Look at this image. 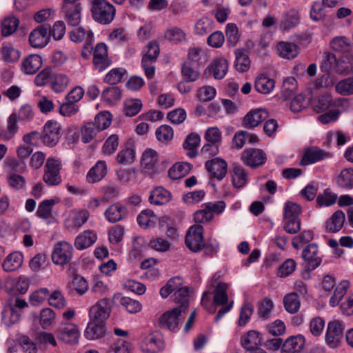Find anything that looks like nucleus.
I'll use <instances>...</instances> for the list:
<instances>
[{"label":"nucleus","mask_w":353,"mask_h":353,"mask_svg":"<svg viewBox=\"0 0 353 353\" xmlns=\"http://www.w3.org/2000/svg\"><path fill=\"white\" fill-rule=\"evenodd\" d=\"M63 17L69 26L79 25L81 19V6L80 3L63 0L62 10Z\"/></svg>","instance_id":"6e6552de"},{"label":"nucleus","mask_w":353,"mask_h":353,"mask_svg":"<svg viewBox=\"0 0 353 353\" xmlns=\"http://www.w3.org/2000/svg\"><path fill=\"white\" fill-rule=\"evenodd\" d=\"M241 345L250 352L258 349L262 343V335L256 330H250L241 337Z\"/></svg>","instance_id":"412c9836"},{"label":"nucleus","mask_w":353,"mask_h":353,"mask_svg":"<svg viewBox=\"0 0 353 353\" xmlns=\"http://www.w3.org/2000/svg\"><path fill=\"white\" fill-rule=\"evenodd\" d=\"M19 20L14 17H7L1 22V34L8 37L12 34L17 29Z\"/></svg>","instance_id":"6e6d98bb"},{"label":"nucleus","mask_w":353,"mask_h":353,"mask_svg":"<svg viewBox=\"0 0 353 353\" xmlns=\"http://www.w3.org/2000/svg\"><path fill=\"white\" fill-rule=\"evenodd\" d=\"M142 102L138 99H130L125 101L124 112L128 117L138 114L142 108Z\"/></svg>","instance_id":"774afa93"},{"label":"nucleus","mask_w":353,"mask_h":353,"mask_svg":"<svg viewBox=\"0 0 353 353\" xmlns=\"http://www.w3.org/2000/svg\"><path fill=\"white\" fill-rule=\"evenodd\" d=\"M336 183L339 187L351 190L353 188V169L345 168L342 170L336 178Z\"/></svg>","instance_id":"c03bdc74"},{"label":"nucleus","mask_w":353,"mask_h":353,"mask_svg":"<svg viewBox=\"0 0 353 353\" xmlns=\"http://www.w3.org/2000/svg\"><path fill=\"white\" fill-rule=\"evenodd\" d=\"M61 125L56 121L49 120L44 126L41 138L44 145L48 147L56 145L61 137Z\"/></svg>","instance_id":"0eeeda50"},{"label":"nucleus","mask_w":353,"mask_h":353,"mask_svg":"<svg viewBox=\"0 0 353 353\" xmlns=\"http://www.w3.org/2000/svg\"><path fill=\"white\" fill-rule=\"evenodd\" d=\"M329 157V154L319 148H310L307 149L302 158L301 165H306L315 163Z\"/></svg>","instance_id":"c85d7f7f"},{"label":"nucleus","mask_w":353,"mask_h":353,"mask_svg":"<svg viewBox=\"0 0 353 353\" xmlns=\"http://www.w3.org/2000/svg\"><path fill=\"white\" fill-rule=\"evenodd\" d=\"M301 213V207L292 201L285 203L283 208V219H299Z\"/></svg>","instance_id":"338daca9"},{"label":"nucleus","mask_w":353,"mask_h":353,"mask_svg":"<svg viewBox=\"0 0 353 353\" xmlns=\"http://www.w3.org/2000/svg\"><path fill=\"white\" fill-rule=\"evenodd\" d=\"M221 276L216 273L211 279L210 285L213 288V303L222 307L218 311L215 321H218L222 316L229 312L233 305V301L228 303V290L229 284L219 281Z\"/></svg>","instance_id":"f257e3e1"},{"label":"nucleus","mask_w":353,"mask_h":353,"mask_svg":"<svg viewBox=\"0 0 353 353\" xmlns=\"http://www.w3.org/2000/svg\"><path fill=\"white\" fill-rule=\"evenodd\" d=\"M72 251L71 244H56L52 254V260L58 265L67 264L72 258Z\"/></svg>","instance_id":"dca6fc26"},{"label":"nucleus","mask_w":353,"mask_h":353,"mask_svg":"<svg viewBox=\"0 0 353 353\" xmlns=\"http://www.w3.org/2000/svg\"><path fill=\"white\" fill-rule=\"evenodd\" d=\"M203 228L201 225H193L189 228L185 243H203Z\"/></svg>","instance_id":"603ef678"},{"label":"nucleus","mask_w":353,"mask_h":353,"mask_svg":"<svg viewBox=\"0 0 353 353\" xmlns=\"http://www.w3.org/2000/svg\"><path fill=\"white\" fill-rule=\"evenodd\" d=\"M7 283L14 293L25 294L29 288V281L24 276L12 279Z\"/></svg>","instance_id":"5fc2aeb1"},{"label":"nucleus","mask_w":353,"mask_h":353,"mask_svg":"<svg viewBox=\"0 0 353 353\" xmlns=\"http://www.w3.org/2000/svg\"><path fill=\"white\" fill-rule=\"evenodd\" d=\"M225 206L223 201L204 203L201 205V209L194 214V219L196 223H208L212 220L214 214L222 213Z\"/></svg>","instance_id":"7ed1b4c3"},{"label":"nucleus","mask_w":353,"mask_h":353,"mask_svg":"<svg viewBox=\"0 0 353 353\" xmlns=\"http://www.w3.org/2000/svg\"><path fill=\"white\" fill-rule=\"evenodd\" d=\"M274 308V303L268 297L263 298L258 304L257 314L259 318L262 320H268L270 318L272 310Z\"/></svg>","instance_id":"09e8293b"},{"label":"nucleus","mask_w":353,"mask_h":353,"mask_svg":"<svg viewBox=\"0 0 353 353\" xmlns=\"http://www.w3.org/2000/svg\"><path fill=\"white\" fill-rule=\"evenodd\" d=\"M135 158V150L132 146L126 145L117 155L118 163L121 165L131 164Z\"/></svg>","instance_id":"bf43d9fd"},{"label":"nucleus","mask_w":353,"mask_h":353,"mask_svg":"<svg viewBox=\"0 0 353 353\" xmlns=\"http://www.w3.org/2000/svg\"><path fill=\"white\" fill-rule=\"evenodd\" d=\"M345 220L344 212L341 210L335 212L326 221V230L330 232L339 231L343 225Z\"/></svg>","instance_id":"ea45409f"},{"label":"nucleus","mask_w":353,"mask_h":353,"mask_svg":"<svg viewBox=\"0 0 353 353\" xmlns=\"http://www.w3.org/2000/svg\"><path fill=\"white\" fill-rule=\"evenodd\" d=\"M55 312L50 307H46L41 310L39 314V323L43 329L50 327L54 321Z\"/></svg>","instance_id":"052dcab7"},{"label":"nucleus","mask_w":353,"mask_h":353,"mask_svg":"<svg viewBox=\"0 0 353 353\" xmlns=\"http://www.w3.org/2000/svg\"><path fill=\"white\" fill-rule=\"evenodd\" d=\"M164 347V343L160 334L151 333L142 341V350L146 353H157Z\"/></svg>","instance_id":"6ab92c4d"},{"label":"nucleus","mask_w":353,"mask_h":353,"mask_svg":"<svg viewBox=\"0 0 353 353\" xmlns=\"http://www.w3.org/2000/svg\"><path fill=\"white\" fill-rule=\"evenodd\" d=\"M57 202L53 199H46L42 201L38 206L36 214L42 219L46 220L51 217L54 205Z\"/></svg>","instance_id":"8fccbe9b"},{"label":"nucleus","mask_w":353,"mask_h":353,"mask_svg":"<svg viewBox=\"0 0 353 353\" xmlns=\"http://www.w3.org/2000/svg\"><path fill=\"white\" fill-rule=\"evenodd\" d=\"M205 168L212 177L220 181L227 173L228 165L224 160L215 158L206 161Z\"/></svg>","instance_id":"aec40b11"},{"label":"nucleus","mask_w":353,"mask_h":353,"mask_svg":"<svg viewBox=\"0 0 353 353\" xmlns=\"http://www.w3.org/2000/svg\"><path fill=\"white\" fill-rule=\"evenodd\" d=\"M172 198L171 193L161 186L154 188L149 196V202L155 205H163L168 203Z\"/></svg>","instance_id":"a878e982"},{"label":"nucleus","mask_w":353,"mask_h":353,"mask_svg":"<svg viewBox=\"0 0 353 353\" xmlns=\"http://www.w3.org/2000/svg\"><path fill=\"white\" fill-rule=\"evenodd\" d=\"M23 263V255L19 252L10 253L4 260L2 266L5 271L12 272L19 268Z\"/></svg>","instance_id":"58836bf2"},{"label":"nucleus","mask_w":353,"mask_h":353,"mask_svg":"<svg viewBox=\"0 0 353 353\" xmlns=\"http://www.w3.org/2000/svg\"><path fill=\"white\" fill-rule=\"evenodd\" d=\"M241 161L251 168H256L263 165L266 161V154L261 149L250 148L242 153Z\"/></svg>","instance_id":"9b49d317"},{"label":"nucleus","mask_w":353,"mask_h":353,"mask_svg":"<svg viewBox=\"0 0 353 353\" xmlns=\"http://www.w3.org/2000/svg\"><path fill=\"white\" fill-rule=\"evenodd\" d=\"M345 330L343 321L334 319L328 322L325 334V341L330 348L338 347L341 341Z\"/></svg>","instance_id":"39448f33"},{"label":"nucleus","mask_w":353,"mask_h":353,"mask_svg":"<svg viewBox=\"0 0 353 353\" xmlns=\"http://www.w3.org/2000/svg\"><path fill=\"white\" fill-rule=\"evenodd\" d=\"M90 216L86 210L74 209L70 211L64 221V225L68 230L79 228Z\"/></svg>","instance_id":"ddd939ff"},{"label":"nucleus","mask_w":353,"mask_h":353,"mask_svg":"<svg viewBox=\"0 0 353 353\" xmlns=\"http://www.w3.org/2000/svg\"><path fill=\"white\" fill-rule=\"evenodd\" d=\"M92 15L96 21L108 24L113 20L115 9L112 4L105 0H92Z\"/></svg>","instance_id":"f03ea898"},{"label":"nucleus","mask_w":353,"mask_h":353,"mask_svg":"<svg viewBox=\"0 0 353 353\" xmlns=\"http://www.w3.org/2000/svg\"><path fill=\"white\" fill-rule=\"evenodd\" d=\"M113 300L117 301L129 313L135 314L139 312L142 309V305L137 300L128 296H124L121 293H117L113 296Z\"/></svg>","instance_id":"cd10ccee"},{"label":"nucleus","mask_w":353,"mask_h":353,"mask_svg":"<svg viewBox=\"0 0 353 353\" xmlns=\"http://www.w3.org/2000/svg\"><path fill=\"white\" fill-rule=\"evenodd\" d=\"M68 287L72 292L82 295L87 292L88 283L83 277L77 275L68 283Z\"/></svg>","instance_id":"13d9d810"},{"label":"nucleus","mask_w":353,"mask_h":353,"mask_svg":"<svg viewBox=\"0 0 353 353\" xmlns=\"http://www.w3.org/2000/svg\"><path fill=\"white\" fill-rule=\"evenodd\" d=\"M130 342L123 339H119L111 344L107 353H130Z\"/></svg>","instance_id":"69168bd1"},{"label":"nucleus","mask_w":353,"mask_h":353,"mask_svg":"<svg viewBox=\"0 0 353 353\" xmlns=\"http://www.w3.org/2000/svg\"><path fill=\"white\" fill-rule=\"evenodd\" d=\"M276 49L279 57L285 59H293L299 54V47L292 42L279 41Z\"/></svg>","instance_id":"4be33fe9"},{"label":"nucleus","mask_w":353,"mask_h":353,"mask_svg":"<svg viewBox=\"0 0 353 353\" xmlns=\"http://www.w3.org/2000/svg\"><path fill=\"white\" fill-rule=\"evenodd\" d=\"M165 39L177 43H181L186 40V34L184 31L178 27H172L168 29L164 34Z\"/></svg>","instance_id":"0e129e2a"},{"label":"nucleus","mask_w":353,"mask_h":353,"mask_svg":"<svg viewBox=\"0 0 353 353\" xmlns=\"http://www.w3.org/2000/svg\"><path fill=\"white\" fill-rule=\"evenodd\" d=\"M121 97V90L116 86H110L102 92V98L104 101L110 105H113L120 100Z\"/></svg>","instance_id":"e2e57ef3"},{"label":"nucleus","mask_w":353,"mask_h":353,"mask_svg":"<svg viewBox=\"0 0 353 353\" xmlns=\"http://www.w3.org/2000/svg\"><path fill=\"white\" fill-rule=\"evenodd\" d=\"M232 184L236 188L244 187L248 180V172L240 165L234 163L231 170Z\"/></svg>","instance_id":"bb28decb"},{"label":"nucleus","mask_w":353,"mask_h":353,"mask_svg":"<svg viewBox=\"0 0 353 353\" xmlns=\"http://www.w3.org/2000/svg\"><path fill=\"white\" fill-rule=\"evenodd\" d=\"M17 119L19 118L17 117V114L16 113H12L9 116L7 121V128L0 134V137L2 140L8 141L11 139L17 132L19 129V127L17 124Z\"/></svg>","instance_id":"37998d69"},{"label":"nucleus","mask_w":353,"mask_h":353,"mask_svg":"<svg viewBox=\"0 0 353 353\" xmlns=\"http://www.w3.org/2000/svg\"><path fill=\"white\" fill-rule=\"evenodd\" d=\"M70 37L73 42L76 43L81 42L85 39L86 43L85 48H88V46L92 41L93 34L90 30H85L83 28L79 27L70 32Z\"/></svg>","instance_id":"79ce46f5"},{"label":"nucleus","mask_w":353,"mask_h":353,"mask_svg":"<svg viewBox=\"0 0 353 353\" xmlns=\"http://www.w3.org/2000/svg\"><path fill=\"white\" fill-rule=\"evenodd\" d=\"M101 131L92 121L85 123L81 128V139L83 143H90Z\"/></svg>","instance_id":"4d7b16f0"},{"label":"nucleus","mask_w":353,"mask_h":353,"mask_svg":"<svg viewBox=\"0 0 353 353\" xmlns=\"http://www.w3.org/2000/svg\"><path fill=\"white\" fill-rule=\"evenodd\" d=\"M55 334L59 341L71 345L77 344L80 336L78 326L71 323H61L57 327Z\"/></svg>","instance_id":"423d86ee"},{"label":"nucleus","mask_w":353,"mask_h":353,"mask_svg":"<svg viewBox=\"0 0 353 353\" xmlns=\"http://www.w3.org/2000/svg\"><path fill=\"white\" fill-rule=\"evenodd\" d=\"M42 65V59L38 54H30L21 63V70L26 74H35Z\"/></svg>","instance_id":"c756f323"},{"label":"nucleus","mask_w":353,"mask_h":353,"mask_svg":"<svg viewBox=\"0 0 353 353\" xmlns=\"http://www.w3.org/2000/svg\"><path fill=\"white\" fill-rule=\"evenodd\" d=\"M108 299L98 301L90 310V319L104 321L110 315V307Z\"/></svg>","instance_id":"2eb2a0df"},{"label":"nucleus","mask_w":353,"mask_h":353,"mask_svg":"<svg viewBox=\"0 0 353 353\" xmlns=\"http://www.w3.org/2000/svg\"><path fill=\"white\" fill-rule=\"evenodd\" d=\"M174 302L179 305L177 307L181 308L183 312L189 306V288L188 287H182L178 289L174 294Z\"/></svg>","instance_id":"864d4df0"},{"label":"nucleus","mask_w":353,"mask_h":353,"mask_svg":"<svg viewBox=\"0 0 353 353\" xmlns=\"http://www.w3.org/2000/svg\"><path fill=\"white\" fill-rule=\"evenodd\" d=\"M228 68V61L223 57L215 59L210 67V70L216 79H222L225 76Z\"/></svg>","instance_id":"de8ad7c7"},{"label":"nucleus","mask_w":353,"mask_h":353,"mask_svg":"<svg viewBox=\"0 0 353 353\" xmlns=\"http://www.w3.org/2000/svg\"><path fill=\"white\" fill-rule=\"evenodd\" d=\"M285 310L290 314H296L301 307V299L296 292H290L283 298Z\"/></svg>","instance_id":"c9c22d12"},{"label":"nucleus","mask_w":353,"mask_h":353,"mask_svg":"<svg viewBox=\"0 0 353 353\" xmlns=\"http://www.w3.org/2000/svg\"><path fill=\"white\" fill-rule=\"evenodd\" d=\"M70 82V79L67 74L54 72L50 88L55 93H61L67 89Z\"/></svg>","instance_id":"f704fd0d"},{"label":"nucleus","mask_w":353,"mask_h":353,"mask_svg":"<svg viewBox=\"0 0 353 353\" xmlns=\"http://www.w3.org/2000/svg\"><path fill=\"white\" fill-rule=\"evenodd\" d=\"M296 88L297 82L294 77H290L285 79L281 87V94L284 99H290L294 95Z\"/></svg>","instance_id":"680f3d73"},{"label":"nucleus","mask_w":353,"mask_h":353,"mask_svg":"<svg viewBox=\"0 0 353 353\" xmlns=\"http://www.w3.org/2000/svg\"><path fill=\"white\" fill-rule=\"evenodd\" d=\"M305 344V339L301 334L290 336L283 342L281 353H300L303 350Z\"/></svg>","instance_id":"f3484780"},{"label":"nucleus","mask_w":353,"mask_h":353,"mask_svg":"<svg viewBox=\"0 0 353 353\" xmlns=\"http://www.w3.org/2000/svg\"><path fill=\"white\" fill-rule=\"evenodd\" d=\"M236 59L234 65L236 69L241 72L248 71L250 67V60L247 50L239 49L235 52Z\"/></svg>","instance_id":"a19ab883"},{"label":"nucleus","mask_w":353,"mask_h":353,"mask_svg":"<svg viewBox=\"0 0 353 353\" xmlns=\"http://www.w3.org/2000/svg\"><path fill=\"white\" fill-rule=\"evenodd\" d=\"M299 22V12L295 10H290L283 15L280 23V29L283 32H288L294 28Z\"/></svg>","instance_id":"4c0bfd02"},{"label":"nucleus","mask_w":353,"mask_h":353,"mask_svg":"<svg viewBox=\"0 0 353 353\" xmlns=\"http://www.w3.org/2000/svg\"><path fill=\"white\" fill-rule=\"evenodd\" d=\"M50 37L49 28L45 25H41L30 32L29 42L33 48H42L48 43Z\"/></svg>","instance_id":"f8f14e48"},{"label":"nucleus","mask_w":353,"mask_h":353,"mask_svg":"<svg viewBox=\"0 0 353 353\" xmlns=\"http://www.w3.org/2000/svg\"><path fill=\"white\" fill-rule=\"evenodd\" d=\"M274 87V80L266 75L260 74L255 79L254 88L259 93L269 94L273 90Z\"/></svg>","instance_id":"72a5a7b5"},{"label":"nucleus","mask_w":353,"mask_h":353,"mask_svg":"<svg viewBox=\"0 0 353 353\" xmlns=\"http://www.w3.org/2000/svg\"><path fill=\"white\" fill-rule=\"evenodd\" d=\"M107 174V165L104 161H99L86 174V182L95 183L100 181Z\"/></svg>","instance_id":"b1692460"},{"label":"nucleus","mask_w":353,"mask_h":353,"mask_svg":"<svg viewBox=\"0 0 353 353\" xmlns=\"http://www.w3.org/2000/svg\"><path fill=\"white\" fill-rule=\"evenodd\" d=\"M159 161L157 152L150 148L146 149L142 154L141 167L142 170L149 174H153L157 171Z\"/></svg>","instance_id":"4468645a"},{"label":"nucleus","mask_w":353,"mask_h":353,"mask_svg":"<svg viewBox=\"0 0 353 353\" xmlns=\"http://www.w3.org/2000/svg\"><path fill=\"white\" fill-rule=\"evenodd\" d=\"M208 61V56L205 51L198 47H194L189 50L188 54V63L194 67H198Z\"/></svg>","instance_id":"e433bc0d"},{"label":"nucleus","mask_w":353,"mask_h":353,"mask_svg":"<svg viewBox=\"0 0 353 353\" xmlns=\"http://www.w3.org/2000/svg\"><path fill=\"white\" fill-rule=\"evenodd\" d=\"M266 116V112L263 110H251L244 117L243 125L245 128H254L264 121Z\"/></svg>","instance_id":"473e14b6"},{"label":"nucleus","mask_w":353,"mask_h":353,"mask_svg":"<svg viewBox=\"0 0 353 353\" xmlns=\"http://www.w3.org/2000/svg\"><path fill=\"white\" fill-rule=\"evenodd\" d=\"M350 283L344 280L340 282L335 288L333 295L330 299V305L332 307H335L339 304V302L343 299L344 295L347 293L349 289Z\"/></svg>","instance_id":"49530a36"},{"label":"nucleus","mask_w":353,"mask_h":353,"mask_svg":"<svg viewBox=\"0 0 353 353\" xmlns=\"http://www.w3.org/2000/svg\"><path fill=\"white\" fill-rule=\"evenodd\" d=\"M342 101L343 100L341 99L333 100L330 94H323L319 97L317 103L315 105V110L317 112H326L341 105Z\"/></svg>","instance_id":"2f4dec72"},{"label":"nucleus","mask_w":353,"mask_h":353,"mask_svg":"<svg viewBox=\"0 0 353 353\" xmlns=\"http://www.w3.org/2000/svg\"><path fill=\"white\" fill-rule=\"evenodd\" d=\"M128 210L125 206L119 203H115L105 211V219L110 223H116L126 217Z\"/></svg>","instance_id":"5701e85b"},{"label":"nucleus","mask_w":353,"mask_h":353,"mask_svg":"<svg viewBox=\"0 0 353 353\" xmlns=\"http://www.w3.org/2000/svg\"><path fill=\"white\" fill-rule=\"evenodd\" d=\"M0 52L3 61L6 63H13L17 61L20 57L19 51L14 46L8 43H3L0 50Z\"/></svg>","instance_id":"a18cd8bd"},{"label":"nucleus","mask_w":353,"mask_h":353,"mask_svg":"<svg viewBox=\"0 0 353 353\" xmlns=\"http://www.w3.org/2000/svg\"><path fill=\"white\" fill-rule=\"evenodd\" d=\"M105 328L103 321L92 320L85 328L84 335L87 339L94 340L104 336Z\"/></svg>","instance_id":"393cba45"},{"label":"nucleus","mask_w":353,"mask_h":353,"mask_svg":"<svg viewBox=\"0 0 353 353\" xmlns=\"http://www.w3.org/2000/svg\"><path fill=\"white\" fill-rule=\"evenodd\" d=\"M302 257L307 263L309 270H314L321 263L316 244H307L302 252Z\"/></svg>","instance_id":"a211bd4d"},{"label":"nucleus","mask_w":353,"mask_h":353,"mask_svg":"<svg viewBox=\"0 0 353 353\" xmlns=\"http://www.w3.org/2000/svg\"><path fill=\"white\" fill-rule=\"evenodd\" d=\"M137 221L141 228L148 229L154 228L159 219L152 210L146 209L140 212Z\"/></svg>","instance_id":"7c9ffc66"},{"label":"nucleus","mask_w":353,"mask_h":353,"mask_svg":"<svg viewBox=\"0 0 353 353\" xmlns=\"http://www.w3.org/2000/svg\"><path fill=\"white\" fill-rule=\"evenodd\" d=\"M61 168L62 163L60 159L49 157L44 167L43 181L50 186L59 185L61 183Z\"/></svg>","instance_id":"20e7f679"},{"label":"nucleus","mask_w":353,"mask_h":353,"mask_svg":"<svg viewBox=\"0 0 353 353\" xmlns=\"http://www.w3.org/2000/svg\"><path fill=\"white\" fill-rule=\"evenodd\" d=\"M182 312H184L179 307H174L163 312L159 320L161 327L170 331H176L181 321Z\"/></svg>","instance_id":"1a4fd4ad"},{"label":"nucleus","mask_w":353,"mask_h":353,"mask_svg":"<svg viewBox=\"0 0 353 353\" xmlns=\"http://www.w3.org/2000/svg\"><path fill=\"white\" fill-rule=\"evenodd\" d=\"M191 170V165L188 163H175L168 171L169 176L174 180L185 176Z\"/></svg>","instance_id":"3c124183"},{"label":"nucleus","mask_w":353,"mask_h":353,"mask_svg":"<svg viewBox=\"0 0 353 353\" xmlns=\"http://www.w3.org/2000/svg\"><path fill=\"white\" fill-rule=\"evenodd\" d=\"M8 310L5 312L9 315V319L6 323L12 325L20 321L23 311L28 307V304L24 299L19 297L12 298L8 300Z\"/></svg>","instance_id":"9d476101"}]
</instances>
